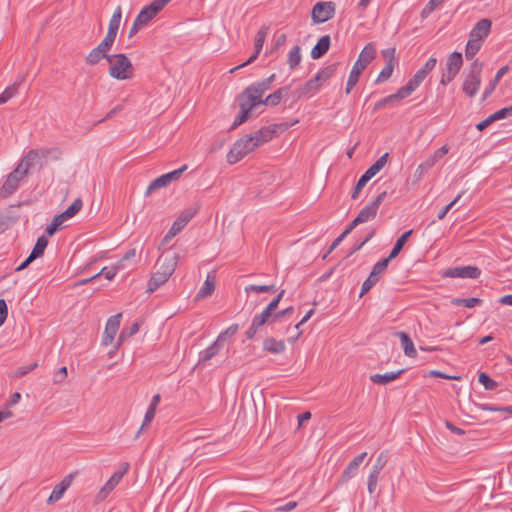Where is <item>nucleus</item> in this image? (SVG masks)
<instances>
[{
  "instance_id": "obj_1",
  "label": "nucleus",
  "mask_w": 512,
  "mask_h": 512,
  "mask_svg": "<svg viewBox=\"0 0 512 512\" xmlns=\"http://www.w3.org/2000/svg\"><path fill=\"white\" fill-rule=\"evenodd\" d=\"M179 260V255L173 253L159 257L157 264L159 268L148 281L147 292L152 293L157 290L161 285L165 284L174 273Z\"/></svg>"
},
{
  "instance_id": "obj_2",
  "label": "nucleus",
  "mask_w": 512,
  "mask_h": 512,
  "mask_svg": "<svg viewBox=\"0 0 512 512\" xmlns=\"http://www.w3.org/2000/svg\"><path fill=\"white\" fill-rule=\"evenodd\" d=\"M376 56V49L373 43H368L360 52L357 61L354 63L346 85V94H349L351 90L359 81L361 73L366 67L373 61Z\"/></svg>"
},
{
  "instance_id": "obj_3",
  "label": "nucleus",
  "mask_w": 512,
  "mask_h": 512,
  "mask_svg": "<svg viewBox=\"0 0 512 512\" xmlns=\"http://www.w3.org/2000/svg\"><path fill=\"white\" fill-rule=\"evenodd\" d=\"M109 75L117 80H128L134 76V68L128 57L123 54H112L107 57Z\"/></svg>"
},
{
  "instance_id": "obj_4",
  "label": "nucleus",
  "mask_w": 512,
  "mask_h": 512,
  "mask_svg": "<svg viewBox=\"0 0 512 512\" xmlns=\"http://www.w3.org/2000/svg\"><path fill=\"white\" fill-rule=\"evenodd\" d=\"M483 67V62L475 59L471 63L469 70L466 72L462 90L468 97H474L478 93L481 85V74Z\"/></svg>"
},
{
  "instance_id": "obj_5",
  "label": "nucleus",
  "mask_w": 512,
  "mask_h": 512,
  "mask_svg": "<svg viewBox=\"0 0 512 512\" xmlns=\"http://www.w3.org/2000/svg\"><path fill=\"white\" fill-rule=\"evenodd\" d=\"M256 148L258 147L250 135L240 138L233 144L232 148L228 152L227 161L230 164H235Z\"/></svg>"
},
{
  "instance_id": "obj_6",
  "label": "nucleus",
  "mask_w": 512,
  "mask_h": 512,
  "mask_svg": "<svg viewBox=\"0 0 512 512\" xmlns=\"http://www.w3.org/2000/svg\"><path fill=\"white\" fill-rule=\"evenodd\" d=\"M436 64L437 59L435 57H430L424 66L416 71V73L407 82V84L402 87L408 96L411 95L420 86L427 75L435 68Z\"/></svg>"
},
{
  "instance_id": "obj_7",
  "label": "nucleus",
  "mask_w": 512,
  "mask_h": 512,
  "mask_svg": "<svg viewBox=\"0 0 512 512\" xmlns=\"http://www.w3.org/2000/svg\"><path fill=\"white\" fill-rule=\"evenodd\" d=\"M289 127L290 125L288 123L274 124L271 126L262 127L250 136L253 138L257 147H259L264 143H267L270 140H272L278 130L283 132L287 130Z\"/></svg>"
},
{
  "instance_id": "obj_8",
  "label": "nucleus",
  "mask_w": 512,
  "mask_h": 512,
  "mask_svg": "<svg viewBox=\"0 0 512 512\" xmlns=\"http://www.w3.org/2000/svg\"><path fill=\"white\" fill-rule=\"evenodd\" d=\"M170 1L171 0H154L152 3L141 9L136 16V19L143 27L147 26Z\"/></svg>"
},
{
  "instance_id": "obj_9",
  "label": "nucleus",
  "mask_w": 512,
  "mask_h": 512,
  "mask_svg": "<svg viewBox=\"0 0 512 512\" xmlns=\"http://www.w3.org/2000/svg\"><path fill=\"white\" fill-rule=\"evenodd\" d=\"M187 169V165H183L179 169H176L174 171H171L169 173L163 174L156 179H154L149 186L147 187V190L145 192V195H150L153 191L167 187L170 183L173 181H176L180 178L182 173Z\"/></svg>"
},
{
  "instance_id": "obj_10",
  "label": "nucleus",
  "mask_w": 512,
  "mask_h": 512,
  "mask_svg": "<svg viewBox=\"0 0 512 512\" xmlns=\"http://www.w3.org/2000/svg\"><path fill=\"white\" fill-rule=\"evenodd\" d=\"M27 175L26 170L19 168L18 166L7 176L5 182L2 185L0 195L2 197H8L13 194L19 187L20 181Z\"/></svg>"
},
{
  "instance_id": "obj_11",
  "label": "nucleus",
  "mask_w": 512,
  "mask_h": 512,
  "mask_svg": "<svg viewBox=\"0 0 512 512\" xmlns=\"http://www.w3.org/2000/svg\"><path fill=\"white\" fill-rule=\"evenodd\" d=\"M335 15V4L333 2H318L312 9V20L315 24L327 22Z\"/></svg>"
},
{
  "instance_id": "obj_12",
  "label": "nucleus",
  "mask_w": 512,
  "mask_h": 512,
  "mask_svg": "<svg viewBox=\"0 0 512 512\" xmlns=\"http://www.w3.org/2000/svg\"><path fill=\"white\" fill-rule=\"evenodd\" d=\"M386 195V191L381 192L377 197H375V199H373V201H371L369 204L363 207L356 216L357 222H360L362 224L371 219H374L377 215L379 206L385 199Z\"/></svg>"
},
{
  "instance_id": "obj_13",
  "label": "nucleus",
  "mask_w": 512,
  "mask_h": 512,
  "mask_svg": "<svg viewBox=\"0 0 512 512\" xmlns=\"http://www.w3.org/2000/svg\"><path fill=\"white\" fill-rule=\"evenodd\" d=\"M197 211L198 207H189L183 210L170 227L168 237H175L196 215Z\"/></svg>"
},
{
  "instance_id": "obj_14",
  "label": "nucleus",
  "mask_w": 512,
  "mask_h": 512,
  "mask_svg": "<svg viewBox=\"0 0 512 512\" xmlns=\"http://www.w3.org/2000/svg\"><path fill=\"white\" fill-rule=\"evenodd\" d=\"M265 93L258 89L254 84H250L246 87L242 93L238 96V99H242L253 107L257 108L263 105V95Z\"/></svg>"
},
{
  "instance_id": "obj_15",
  "label": "nucleus",
  "mask_w": 512,
  "mask_h": 512,
  "mask_svg": "<svg viewBox=\"0 0 512 512\" xmlns=\"http://www.w3.org/2000/svg\"><path fill=\"white\" fill-rule=\"evenodd\" d=\"M267 33H268V28L267 27H262L257 32V34L255 36V43H254V53L249 57V59L246 62H244V63H242V64H240V65H238V66H236V67H234L232 69H230V73H233L236 70H238V69H240L242 67H245L246 65L254 62L257 59L258 55L260 54V52H261V50L263 48V44H264L265 39L267 37Z\"/></svg>"
},
{
  "instance_id": "obj_16",
  "label": "nucleus",
  "mask_w": 512,
  "mask_h": 512,
  "mask_svg": "<svg viewBox=\"0 0 512 512\" xmlns=\"http://www.w3.org/2000/svg\"><path fill=\"white\" fill-rule=\"evenodd\" d=\"M122 314L118 313L113 316H111L106 323L103 338H102V344L103 345H109L113 342L114 337L116 333L119 330L120 327V320H121Z\"/></svg>"
},
{
  "instance_id": "obj_17",
  "label": "nucleus",
  "mask_w": 512,
  "mask_h": 512,
  "mask_svg": "<svg viewBox=\"0 0 512 512\" xmlns=\"http://www.w3.org/2000/svg\"><path fill=\"white\" fill-rule=\"evenodd\" d=\"M480 274V269L475 266H462L449 268L444 275L451 278L476 279L480 276Z\"/></svg>"
},
{
  "instance_id": "obj_18",
  "label": "nucleus",
  "mask_w": 512,
  "mask_h": 512,
  "mask_svg": "<svg viewBox=\"0 0 512 512\" xmlns=\"http://www.w3.org/2000/svg\"><path fill=\"white\" fill-rule=\"evenodd\" d=\"M49 153L50 150L48 149L30 150L18 164V167L26 170V173H28V169L31 166L35 165L41 158H47Z\"/></svg>"
},
{
  "instance_id": "obj_19",
  "label": "nucleus",
  "mask_w": 512,
  "mask_h": 512,
  "mask_svg": "<svg viewBox=\"0 0 512 512\" xmlns=\"http://www.w3.org/2000/svg\"><path fill=\"white\" fill-rule=\"evenodd\" d=\"M124 476V472L116 471L112 474L109 480L105 483V485L100 489L98 494L96 495V500L101 502L106 499V497L114 490V488L119 484Z\"/></svg>"
},
{
  "instance_id": "obj_20",
  "label": "nucleus",
  "mask_w": 512,
  "mask_h": 512,
  "mask_svg": "<svg viewBox=\"0 0 512 512\" xmlns=\"http://www.w3.org/2000/svg\"><path fill=\"white\" fill-rule=\"evenodd\" d=\"M491 26V20L483 18L474 25V27L469 33V37L483 42V40L489 35L491 31Z\"/></svg>"
},
{
  "instance_id": "obj_21",
  "label": "nucleus",
  "mask_w": 512,
  "mask_h": 512,
  "mask_svg": "<svg viewBox=\"0 0 512 512\" xmlns=\"http://www.w3.org/2000/svg\"><path fill=\"white\" fill-rule=\"evenodd\" d=\"M238 101L240 111L239 114L236 116L234 122L232 123L231 127L229 128V130H234L241 124L245 123L252 116L254 109H256L255 107L248 104L242 99H238Z\"/></svg>"
},
{
  "instance_id": "obj_22",
  "label": "nucleus",
  "mask_w": 512,
  "mask_h": 512,
  "mask_svg": "<svg viewBox=\"0 0 512 512\" xmlns=\"http://www.w3.org/2000/svg\"><path fill=\"white\" fill-rule=\"evenodd\" d=\"M73 474H69L65 476L62 481L57 484L52 493L50 494L49 498L47 499L48 504H53L57 501H59L62 497L65 491L70 487L72 481H73Z\"/></svg>"
},
{
  "instance_id": "obj_23",
  "label": "nucleus",
  "mask_w": 512,
  "mask_h": 512,
  "mask_svg": "<svg viewBox=\"0 0 512 512\" xmlns=\"http://www.w3.org/2000/svg\"><path fill=\"white\" fill-rule=\"evenodd\" d=\"M366 456H367V453L363 452V453L359 454L358 456H356L348 464V466L344 469V471L341 474V477H340L341 482H347L356 475L359 466L364 461Z\"/></svg>"
},
{
  "instance_id": "obj_24",
  "label": "nucleus",
  "mask_w": 512,
  "mask_h": 512,
  "mask_svg": "<svg viewBox=\"0 0 512 512\" xmlns=\"http://www.w3.org/2000/svg\"><path fill=\"white\" fill-rule=\"evenodd\" d=\"M321 83L316 79V76L308 80L303 86L299 87L295 93L298 98L311 97L320 88Z\"/></svg>"
},
{
  "instance_id": "obj_25",
  "label": "nucleus",
  "mask_w": 512,
  "mask_h": 512,
  "mask_svg": "<svg viewBox=\"0 0 512 512\" xmlns=\"http://www.w3.org/2000/svg\"><path fill=\"white\" fill-rule=\"evenodd\" d=\"M406 97H408V95L401 87L400 89L397 90L396 93L388 95V96L382 98L381 100H379L378 102H376L374 105L373 111L374 112L378 111L387 105H393L395 102L405 99Z\"/></svg>"
},
{
  "instance_id": "obj_26",
  "label": "nucleus",
  "mask_w": 512,
  "mask_h": 512,
  "mask_svg": "<svg viewBox=\"0 0 512 512\" xmlns=\"http://www.w3.org/2000/svg\"><path fill=\"white\" fill-rule=\"evenodd\" d=\"M109 50L106 48H103L102 45H98L94 49H92L88 55L85 58L86 64L90 66L97 65L102 59H106L107 57H110V54H108Z\"/></svg>"
},
{
  "instance_id": "obj_27",
  "label": "nucleus",
  "mask_w": 512,
  "mask_h": 512,
  "mask_svg": "<svg viewBox=\"0 0 512 512\" xmlns=\"http://www.w3.org/2000/svg\"><path fill=\"white\" fill-rule=\"evenodd\" d=\"M395 336L400 339L401 346L406 356L411 358L417 356V351L415 349L414 343L407 333L399 331L395 333Z\"/></svg>"
},
{
  "instance_id": "obj_28",
  "label": "nucleus",
  "mask_w": 512,
  "mask_h": 512,
  "mask_svg": "<svg viewBox=\"0 0 512 512\" xmlns=\"http://www.w3.org/2000/svg\"><path fill=\"white\" fill-rule=\"evenodd\" d=\"M331 39L329 35L320 37L316 45L311 50V57L313 59H319L324 56L330 48Z\"/></svg>"
},
{
  "instance_id": "obj_29",
  "label": "nucleus",
  "mask_w": 512,
  "mask_h": 512,
  "mask_svg": "<svg viewBox=\"0 0 512 512\" xmlns=\"http://www.w3.org/2000/svg\"><path fill=\"white\" fill-rule=\"evenodd\" d=\"M290 86H284L277 90H275L273 93L269 94L263 101V105L268 106H277L281 100L286 97L289 93Z\"/></svg>"
},
{
  "instance_id": "obj_30",
  "label": "nucleus",
  "mask_w": 512,
  "mask_h": 512,
  "mask_svg": "<svg viewBox=\"0 0 512 512\" xmlns=\"http://www.w3.org/2000/svg\"><path fill=\"white\" fill-rule=\"evenodd\" d=\"M263 349L272 354H280L285 351L286 345L283 340L268 337L263 342Z\"/></svg>"
},
{
  "instance_id": "obj_31",
  "label": "nucleus",
  "mask_w": 512,
  "mask_h": 512,
  "mask_svg": "<svg viewBox=\"0 0 512 512\" xmlns=\"http://www.w3.org/2000/svg\"><path fill=\"white\" fill-rule=\"evenodd\" d=\"M221 343L215 340L210 346H208L205 350L199 353L198 365L205 364L207 361L211 360L214 356H216L220 349Z\"/></svg>"
},
{
  "instance_id": "obj_32",
  "label": "nucleus",
  "mask_w": 512,
  "mask_h": 512,
  "mask_svg": "<svg viewBox=\"0 0 512 512\" xmlns=\"http://www.w3.org/2000/svg\"><path fill=\"white\" fill-rule=\"evenodd\" d=\"M509 71V67L507 65L501 67L493 80H491L489 82V84L486 86L484 92H483V95H482V100L485 101L495 90V88L497 87L500 79Z\"/></svg>"
},
{
  "instance_id": "obj_33",
  "label": "nucleus",
  "mask_w": 512,
  "mask_h": 512,
  "mask_svg": "<svg viewBox=\"0 0 512 512\" xmlns=\"http://www.w3.org/2000/svg\"><path fill=\"white\" fill-rule=\"evenodd\" d=\"M403 371H404L403 369H400L396 372H387L384 374H374L370 377V379L374 384L386 385L389 382L396 380L403 373Z\"/></svg>"
},
{
  "instance_id": "obj_34",
  "label": "nucleus",
  "mask_w": 512,
  "mask_h": 512,
  "mask_svg": "<svg viewBox=\"0 0 512 512\" xmlns=\"http://www.w3.org/2000/svg\"><path fill=\"white\" fill-rule=\"evenodd\" d=\"M462 65H463V57L460 52L455 51L448 56L447 62H446L447 70L459 73Z\"/></svg>"
},
{
  "instance_id": "obj_35",
  "label": "nucleus",
  "mask_w": 512,
  "mask_h": 512,
  "mask_svg": "<svg viewBox=\"0 0 512 512\" xmlns=\"http://www.w3.org/2000/svg\"><path fill=\"white\" fill-rule=\"evenodd\" d=\"M389 154L384 153L373 165H371L365 172L364 175L370 180L380 172L388 161Z\"/></svg>"
},
{
  "instance_id": "obj_36",
  "label": "nucleus",
  "mask_w": 512,
  "mask_h": 512,
  "mask_svg": "<svg viewBox=\"0 0 512 512\" xmlns=\"http://www.w3.org/2000/svg\"><path fill=\"white\" fill-rule=\"evenodd\" d=\"M340 63L335 62L333 64H330L318 71V73L315 75L316 79L322 84L329 80L337 71Z\"/></svg>"
},
{
  "instance_id": "obj_37",
  "label": "nucleus",
  "mask_w": 512,
  "mask_h": 512,
  "mask_svg": "<svg viewBox=\"0 0 512 512\" xmlns=\"http://www.w3.org/2000/svg\"><path fill=\"white\" fill-rule=\"evenodd\" d=\"M413 230H408L406 232H404L396 241L394 247L392 248L390 254H389V258L392 260L394 259L395 257L398 256V254L401 252V250L403 249L405 243L408 241L409 237L411 236Z\"/></svg>"
},
{
  "instance_id": "obj_38",
  "label": "nucleus",
  "mask_w": 512,
  "mask_h": 512,
  "mask_svg": "<svg viewBox=\"0 0 512 512\" xmlns=\"http://www.w3.org/2000/svg\"><path fill=\"white\" fill-rule=\"evenodd\" d=\"M482 47V41L469 37L465 47V57L472 60Z\"/></svg>"
},
{
  "instance_id": "obj_39",
  "label": "nucleus",
  "mask_w": 512,
  "mask_h": 512,
  "mask_svg": "<svg viewBox=\"0 0 512 512\" xmlns=\"http://www.w3.org/2000/svg\"><path fill=\"white\" fill-rule=\"evenodd\" d=\"M24 81V77H20L19 80L14 82L12 85L6 87V89L0 94V102L3 104L9 101L18 92L20 84Z\"/></svg>"
},
{
  "instance_id": "obj_40",
  "label": "nucleus",
  "mask_w": 512,
  "mask_h": 512,
  "mask_svg": "<svg viewBox=\"0 0 512 512\" xmlns=\"http://www.w3.org/2000/svg\"><path fill=\"white\" fill-rule=\"evenodd\" d=\"M47 245L48 239L45 236L38 237L34 245V248L30 253L31 259H37L38 257L42 256Z\"/></svg>"
},
{
  "instance_id": "obj_41",
  "label": "nucleus",
  "mask_w": 512,
  "mask_h": 512,
  "mask_svg": "<svg viewBox=\"0 0 512 512\" xmlns=\"http://www.w3.org/2000/svg\"><path fill=\"white\" fill-rule=\"evenodd\" d=\"M301 48L300 46H294L288 54V65L291 70L295 69L301 62Z\"/></svg>"
},
{
  "instance_id": "obj_42",
  "label": "nucleus",
  "mask_w": 512,
  "mask_h": 512,
  "mask_svg": "<svg viewBox=\"0 0 512 512\" xmlns=\"http://www.w3.org/2000/svg\"><path fill=\"white\" fill-rule=\"evenodd\" d=\"M482 303V300L477 297H471V298H453L451 300V304L454 306H464L466 308H473L476 305H479Z\"/></svg>"
},
{
  "instance_id": "obj_43",
  "label": "nucleus",
  "mask_w": 512,
  "mask_h": 512,
  "mask_svg": "<svg viewBox=\"0 0 512 512\" xmlns=\"http://www.w3.org/2000/svg\"><path fill=\"white\" fill-rule=\"evenodd\" d=\"M66 221V219H64V216L61 215V214H57L53 217L51 223L49 225H47L46 227V230L45 232L49 235V236H52L54 235L62 226V224Z\"/></svg>"
},
{
  "instance_id": "obj_44",
  "label": "nucleus",
  "mask_w": 512,
  "mask_h": 512,
  "mask_svg": "<svg viewBox=\"0 0 512 512\" xmlns=\"http://www.w3.org/2000/svg\"><path fill=\"white\" fill-rule=\"evenodd\" d=\"M121 18H122V8H121V6H117L110 18L108 30L111 32L114 31L117 33L119 26H120Z\"/></svg>"
},
{
  "instance_id": "obj_45",
  "label": "nucleus",
  "mask_w": 512,
  "mask_h": 512,
  "mask_svg": "<svg viewBox=\"0 0 512 512\" xmlns=\"http://www.w3.org/2000/svg\"><path fill=\"white\" fill-rule=\"evenodd\" d=\"M82 206V200L80 198H77L65 211H63L60 214L64 216V219L68 220L75 216L81 210Z\"/></svg>"
},
{
  "instance_id": "obj_46",
  "label": "nucleus",
  "mask_w": 512,
  "mask_h": 512,
  "mask_svg": "<svg viewBox=\"0 0 512 512\" xmlns=\"http://www.w3.org/2000/svg\"><path fill=\"white\" fill-rule=\"evenodd\" d=\"M215 288L214 279L210 277V275L207 276L203 286L198 291L197 297L198 298H205L212 294Z\"/></svg>"
},
{
  "instance_id": "obj_47",
  "label": "nucleus",
  "mask_w": 512,
  "mask_h": 512,
  "mask_svg": "<svg viewBox=\"0 0 512 512\" xmlns=\"http://www.w3.org/2000/svg\"><path fill=\"white\" fill-rule=\"evenodd\" d=\"M478 381L484 386L485 390L493 391L498 387V383L491 379L490 376L485 372L479 373Z\"/></svg>"
},
{
  "instance_id": "obj_48",
  "label": "nucleus",
  "mask_w": 512,
  "mask_h": 512,
  "mask_svg": "<svg viewBox=\"0 0 512 512\" xmlns=\"http://www.w3.org/2000/svg\"><path fill=\"white\" fill-rule=\"evenodd\" d=\"M274 314H271L268 310L264 309L260 314H257L252 319V322H254L255 326L262 327L265 323H267L269 320L274 322L273 320Z\"/></svg>"
},
{
  "instance_id": "obj_49",
  "label": "nucleus",
  "mask_w": 512,
  "mask_h": 512,
  "mask_svg": "<svg viewBox=\"0 0 512 512\" xmlns=\"http://www.w3.org/2000/svg\"><path fill=\"white\" fill-rule=\"evenodd\" d=\"M390 261H391V259L389 257L384 258V259L378 261L373 266L372 271L370 273L374 274V276L377 277L378 280H380L381 275L386 271L387 266H388Z\"/></svg>"
},
{
  "instance_id": "obj_50",
  "label": "nucleus",
  "mask_w": 512,
  "mask_h": 512,
  "mask_svg": "<svg viewBox=\"0 0 512 512\" xmlns=\"http://www.w3.org/2000/svg\"><path fill=\"white\" fill-rule=\"evenodd\" d=\"M394 67H395V64L386 63V66L380 71V73L375 81V84H380V83L387 81L392 76Z\"/></svg>"
},
{
  "instance_id": "obj_51",
  "label": "nucleus",
  "mask_w": 512,
  "mask_h": 512,
  "mask_svg": "<svg viewBox=\"0 0 512 512\" xmlns=\"http://www.w3.org/2000/svg\"><path fill=\"white\" fill-rule=\"evenodd\" d=\"M139 331V323L138 322H134L129 328H124L120 335H119V339H118V345L115 347V349L118 348V346L120 345V343L127 337H131L133 335H135L136 333H138Z\"/></svg>"
},
{
  "instance_id": "obj_52",
  "label": "nucleus",
  "mask_w": 512,
  "mask_h": 512,
  "mask_svg": "<svg viewBox=\"0 0 512 512\" xmlns=\"http://www.w3.org/2000/svg\"><path fill=\"white\" fill-rule=\"evenodd\" d=\"M388 462V453L387 452H381L375 463L373 464L372 466V471L374 472H378V473H381V471L383 470V468L386 466Z\"/></svg>"
},
{
  "instance_id": "obj_53",
  "label": "nucleus",
  "mask_w": 512,
  "mask_h": 512,
  "mask_svg": "<svg viewBox=\"0 0 512 512\" xmlns=\"http://www.w3.org/2000/svg\"><path fill=\"white\" fill-rule=\"evenodd\" d=\"M245 291L249 292H257V293H269L275 291L274 285H248L245 287Z\"/></svg>"
},
{
  "instance_id": "obj_54",
  "label": "nucleus",
  "mask_w": 512,
  "mask_h": 512,
  "mask_svg": "<svg viewBox=\"0 0 512 512\" xmlns=\"http://www.w3.org/2000/svg\"><path fill=\"white\" fill-rule=\"evenodd\" d=\"M445 0H430L421 11V18L425 19Z\"/></svg>"
},
{
  "instance_id": "obj_55",
  "label": "nucleus",
  "mask_w": 512,
  "mask_h": 512,
  "mask_svg": "<svg viewBox=\"0 0 512 512\" xmlns=\"http://www.w3.org/2000/svg\"><path fill=\"white\" fill-rule=\"evenodd\" d=\"M155 413H156V409L148 407V409L145 413V416H144L143 423H142L140 429L138 430V432L136 433L135 438H138L139 435L142 433V431L145 429V427H147L152 422V420L155 417Z\"/></svg>"
},
{
  "instance_id": "obj_56",
  "label": "nucleus",
  "mask_w": 512,
  "mask_h": 512,
  "mask_svg": "<svg viewBox=\"0 0 512 512\" xmlns=\"http://www.w3.org/2000/svg\"><path fill=\"white\" fill-rule=\"evenodd\" d=\"M275 78H276V75L271 74L269 77H267L261 81L254 82L253 84L258 89H260L262 92L266 93L272 87V84L275 81Z\"/></svg>"
},
{
  "instance_id": "obj_57",
  "label": "nucleus",
  "mask_w": 512,
  "mask_h": 512,
  "mask_svg": "<svg viewBox=\"0 0 512 512\" xmlns=\"http://www.w3.org/2000/svg\"><path fill=\"white\" fill-rule=\"evenodd\" d=\"M238 329V324H232L225 331L221 332L216 340L222 344V342H224L227 338L235 335Z\"/></svg>"
},
{
  "instance_id": "obj_58",
  "label": "nucleus",
  "mask_w": 512,
  "mask_h": 512,
  "mask_svg": "<svg viewBox=\"0 0 512 512\" xmlns=\"http://www.w3.org/2000/svg\"><path fill=\"white\" fill-rule=\"evenodd\" d=\"M369 180L370 179L367 178L364 174L360 177L351 193L352 199L356 200L359 197L361 190L365 187Z\"/></svg>"
},
{
  "instance_id": "obj_59",
  "label": "nucleus",
  "mask_w": 512,
  "mask_h": 512,
  "mask_svg": "<svg viewBox=\"0 0 512 512\" xmlns=\"http://www.w3.org/2000/svg\"><path fill=\"white\" fill-rule=\"evenodd\" d=\"M378 278L374 276V274H369L368 278L363 282L360 297L366 294L377 282Z\"/></svg>"
},
{
  "instance_id": "obj_60",
  "label": "nucleus",
  "mask_w": 512,
  "mask_h": 512,
  "mask_svg": "<svg viewBox=\"0 0 512 512\" xmlns=\"http://www.w3.org/2000/svg\"><path fill=\"white\" fill-rule=\"evenodd\" d=\"M464 192L459 193L450 203H448L446 206H444L439 212H438V219L442 220L447 213L454 207V205L460 200Z\"/></svg>"
},
{
  "instance_id": "obj_61",
  "label": "nucleus",
  "mask_w": 512,
  "mask_h": 512,
  "mask_svg": "<svg viewBox=\"0 0 512 512\" xmlns=\"http://www.w3.org/2000/svg\"><path fill=\"white\" fill-rule=\"evenodd\" d=\"M379 474L380 473L374 472V471L371 470V472H370V474L368 476L367 488H368V492L370 494H373L376 491L377 484H378Z\"/></svg>"
},
{
  "instance_id": "obj_62",
  "label": "nucleus",
  "mask_w": 512,
  "mask_h": 512,
  "mask_svg": "<svg viewBox=\"0 0 512 512\" xmlns=\"http://www.w3.org/2000/svg\"><path fill=\"white\" fill-rule=\"evenodd\" d=\"M116 36H117L116 32H114V31L111 32L108 30L106 33V36L99 44L102 45L103 48H106L107 50L110 51V49L112 48V46L115 42Z\"/></svg>"
},
{
  "instance_id": "obj_63",
  "label": "nucleus",
  "mask_w": 512,
  "mask_h": 512,
  "mask_svg": "<svg viewBox=\"0 0 512 512\" xmlns=\"http://www.w3.org/2000/svg\"><path fill=\"white\" fill-rule=\"evenodd\" d=\"M36 367H37V363H32L30 365L18 367L16 369V371L14 372V375L17 378L22 377V376L26 375L27 373H29L30 371L34 370Z\"/></svg>"
},
{
  "instance_id": "obj_64",
  "label": "nucleus",
  "mask_w": 512,
  "mask_h": 512,
  "mask_svg": "<svg viewBox=\"0 0 512 512\" xmlns=\"http://www.w3.org/2000/svg\"><path fill=\"white\" fill-rule=\"evenodd\" d=\"M494 114H495V118L497 120H501V119L510 117V116H512V105L509 107L502 108V109L496 111Z\"/></svg>"
}]
</instances>
